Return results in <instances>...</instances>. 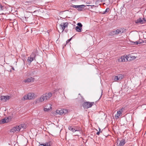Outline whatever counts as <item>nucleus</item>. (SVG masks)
Segmentation results:
<instances>
[{
    "mask_svg": "<svg viewBox=\"0 0 146 146\" xmlns=\"http://www.w3.org/2000/svg\"><path fill=\"white\" fill-rule=\"evenodd\" d=\"M52 95V93L51 92H48V93L44 94L41 96L38 99L36 100V103L39 102H41L44 101H45L50 98Z\"/></svg>",
    "mask_w": 146,
    "mask_h": 146,
    "instance_id": "obj_1",
    "label": "nucleus"
},
{
    "mask_svg": "<svg viewBox=\"0 0 146 146\" xmlns=\"http://www.w3.org/2000/svg\"><path fill=\"white\" fill-rule=\"evenodd\" d=\"M36 97V95L33 93H29L27 95L25 96L22 100H31L34 99Z\"/></svg>",
    "mask_w": 146,
    "mask_h": 146,
    "instance_id": "obj_2",
    "label": "nucleus"
},
{
    "mask_svg": "<svg viewBox=\"0 0 146 146\" xmlns=\"http://www.w3.org/2000/svg\"><path fill=\"white\" fill-rule=\"evenodd\" d=\"M125 31V29H117L115 31H112L110 33V35L113 36L119 34H121Z\"/></svg>",
    "mask_w": 146,
    "mask_h": 146,
    "instance_id": "obj_3",
    "label": "nucleus"
},
{
    "mask_svg": "<svg viewBox=\"0 0 146 146\" xmlns=\"http://www.w3.org/2000/svg\"><path fill=\"white\" fill-rule=\"evenodd\" d=\"M94 102H86L84 103L83 104V106L84 109H88L91 108L94 104Z\"/></svg>",
    "mask_w": 146,
    "mask_h": 146,
    "instance_id": "obj_4",
    "label": "nucleus"
},
{
    "mask_svg": "<svg viewBox=\"0 0 146 146\" xmlns=\"http://www.w3.org/2000/svg\"><path fill=\"white\" fill-rule=\"evenodd\" d=\"M36 55L34 52H32L29 57L27 59V62L31 63L33 60H35Z\"/></svg>",
    "mask_w": 146,
    "mask_h": 146,
    "instance_id": "obj_5",
    "label": "nucleus"
},
{
    "mask_svg": "<svg viewBox=\"0 0 146 146\" xmlns=\"http://www.w3.org/2000/svg\"><path fill=\"white\" fill-rule=\"evenodd\" d=\"M131 56L127 55L126 56H121L119 59V61L120 62H124L129 61L128 58H129Z\"/></svg>",
    "mask_w": 146,
    "mask_h": 146,
    "instance_id": "obj_6",
    "label": "nucleus"
},
{
    "mask_svg": "<svg viewBox=\"0 0 146 146\" xmlns=\"http://www.w3.org/2000/svg\"><path fill=\"white\" fill-rule=\"evenodd\" d=\"M86 6L84 5H72L71 6V7L74 8H75L77 9V10L79 11H81L82 10V8L85 7Z\"/></svg>",
    "mask_w": 146,
    "mask_h": 146,
    "instance_id": "obj_7",
    "label": "nucleus"
},
{
    "mask_svg": "<svg viewBox=\"0 0 146 146\" xmlns=\"http://www.w3.org/2000/svg\"><path fill=\"white\" fill-rule=\"evenodd\" d=\"M68 112V111L66 109H60V110H56V113L62 115L63 114H65Z\"/></svg>",
    "mask_w": 146,
    "mask_h": 146,
    "instance_id": "obj_8",
    "label": "nucleus"
},
{
    "mask_svg": "<svg viewBox=\"0 0 146 146\" xmlns=\"http://www.w3.org/2000/svg\"><path fill=\"white\" fill-rule=\"evenodd\" d=\"M123 75L122 74H118L117 76L115 77L114 80L115 81H117L118 80H121L123 77Z\"/></svg>",
    "mask_w": 146,
    "mask_h": 146,
    "instance_id": "obj_9",
    "label": "nucleus"
},
{
    "mask_svg": "<svg viewBox=\"0 0 146 146\" xmlns=\"http://www.w3.org/2000/svg\"><path fill=\"white\" fill-rule=\"evenodd\" d=\"M145 22V20L144 18H139L135 21V23L137 24H142L144 23Z\"/></svg>",
    "mask_w": 146,
    "mask_h": 146,
    "instance_id": "obj_10",
    "label": "nucleus"
},
{
    "mask_svg": "<svg viewBox=\"0 0 146 146\" xmlns=\"http://www.w3.org/2000/svg\"><path fill=\"white\" fill-rule=\"evenodd\" d=\"M74 131L77 132V133L75 135H78L79 134H80L81 129L80 127L74 126Z\"/></svg>",
    "mask_w": 146,
    "mask_h": 146,
    "instance_id": "obj_11",
    "label": "nucleus"
},
{
    "mask_svg": "<svg viewBox=\"0 0 146 146\" xmlns=\"http://www.w3.org/2000/svg\"><path fill=\"white\" fill-rule=\"evenodd\" d=\"M21 130V128L19 126H17L15 127H13L10 130L11 132H14L15 131H19Z\"/></svg>",
    "mask_w": 146,
    "mask_h": 146,
    "instance_id": "obj_12",
    "label": "nucleus"
},
{
    "mask_svg": "<svg viewBox=\"0 0 146 146\" xmlns=\"http://www.w3.org/2000/svg\"><path fill=\"white\" fill-rule=\"evenodd\" d=\"M34 80V78L33 77L28 78L26 79H25L23 80V82L25 83H29L31 82H33Z\"/></svg>",
    "mask_w": 146,
    "mask_h": 146,
    "instance_id": "obj_13",
    "label": "nucleus"
},
{
    "mask_svg": "<svg viewBox=\"0 0 146 146\" xmlns=\"http://www.w3.org/2000/svg\"><path fill=\"white\" fill-rule=\"evenodd\" d=\"M68 25V23L67 22H66L62 23L60 25V26L62 28V31H64L65 28L67 27Z\"/></svg>",
    "mask_w": 146,
    "mask_h": 146,
    "instance_id": "obj_14",
    "label": "nucleus"
},
{
    "mask_svg": "<svg viewBox=\"0 0 146 146\" xmlns=\"http://www.w3.org/2000/svg\"><path fill=\"white\" fill-rule=\"evenodd\" d=\"M11 119V117H5L4 118L2 119L1 121L3 123H5L8 122L10 121Z\"/></svg>",
    "mask_w": 146,
    "mask_h": 146,
    "instance_id": "obj_15",
    "label": "nucleus"
},
{
    "mask_svg": "<svg viewBox=\"0 0 146 146\" xmlns=\"http://www.w3.org/2000/svg\"><path fill=\"white\" fill-rule=\"evenodd\" d=\"M122 110H119L117 111V113L115 115V118L116 119H118L120 116L121 115L122 113Z\"/></svg>",
    "mask_w": 146,
    "mask_h": 146,
    "instance_id": "obj_16",
    "label": "nucleus"
},
{
    "mask_svg": "<svg viewBox=\"0 0 146 146\" xmlns=\"http://www.w3.org/2000/svg\"><path fill=\"white\" fill-rule=\"evenodd\" d=\"M10 97L8 96H1V100L3 102H5L7 100L9 99Z\"/></svg>",
    "mask_w": 146,
    "mask_h": 146,
    "instance_id": "obj_17",
    "label": "nucleus"
},
{
    "mask_svg": "<svg viewBox=\"0 0 146 146\" xmlns=\"http://www.w3.org/2000/svg\"><path fill=\"white\" fill-rule=\"evenodd\" d=\"M46 106L48 108H44V110L45 111H48L52 109L51 105L50 104H47Z\"/></svg>",
    "mask_w": 146,
    "mask_h": 146,
    "instance_id": "obj_18",
    "label": "nucleus"
},
{
    "mask_svg": "<svg viewBox=\"0 0 146 146\" xmlns=\"http://www.w3.org/2000/svg\"><path fill=\"white\" fill-rule=\"evenodd\" d=\"M68 128L69 130L72 131L73 132H75L74 131V126H69Z\"/></svg>",
    "mask_w": 146,
    "mask_h": 146,
    "instance_id": "obj_19",
    "label": "nucleus"
},
{
    "mask_svg": "<svg viewBox=\"0 0 146 146\" xmlns=\"http://www.w3.org/2000/svg\"><path fill=\"white\" fill-rule=\"evenodd\" d=\"M82 28L79 27L78 26H76L75 28V29L77 32H81L82 31Z\"/></svg>",
    "mask_w": 146,
    "mask_h": 146,
    "instance_id": "obj_20",
    "label": "nucleus"
},
{
    "mask_svg": "<svg viewBox=\"0 0 146 146\" xmlns=\"http://www.w3.org/2000/svg\"><path fill=\"white\" fill-rule=\"evenodd\" d=\"M141 43V42H140V41L138 40L135 42H131V44L133 45H137Z\"/></svg>",
    "mask_w": 146,
    "mask_h": 146,
    "instance_id": "obj_21",
    "label": "nucleus"
},
{
    "mask_svg": "<svg viewBox=\"0 0 146 146\" xmlns=\"http://www.w3.org/2000/svg\"><path fill=\"white\" fill-rule=\"evenodd\" d=\"M128 55H130L131 56L129 58H128L129 61L131 60H134L136 58V57L135 56H133L131 54H129Z\"/></svg>",
    "mask_w": 146,
    "mask_h": 146,
    "instance_id": "obj_22",
    "label": "nucleus"
},
{
    "mask_svg": "<svg viewBox=\"0 0 146 146\" xmlns=\"http://www.w3.org/2000/svg\"><path fill=\"white\" fill-rule=\"evenodd\" d=\"M19 125L21 128V129L22 128L25 129L26 128V125L25 123L21 124Z\"/></svg>",
    "mask_w": 146,
    "mask_h": 146,
    "instance_id": "obj_23",
    "label": "nucleus"
},
{
    "mask_svg": "<svg viewBox=\"0 0 146 146\" xmlns=\"http://www.w3.org/2000/svg\"><path fill=\"white\" fill-rule=\"evenodd\" d=\"M43 145V146H50V142H46V143L44 144H42L40 145Z\"/></svg>",
    "mask_w": 146,
    "mask_h": 146,
    "instance_id": "obj_24",
    "label": "nucleus"
},
{
    "mask_svg": "<svg viewBox=\"0 0 146 146\" xmlns=\"http://www.w3.org/2000/svg\"><path fill=\"white\" fill-rule=\"evenodd\" d=\"M125 142L124 140H122L121 141L119 144V145L120 146H123V145L125 144Z\"/></svg>",
    "mask_w": 146,
    "mask_h": 146,
    "instance_id": "obj_25",
    "label": "nucleus"
},
{
    "mask_svg": "<svg viewBox=\"0 0 146 146\" xmlns=\"http://www.w3.org/2000/svg\"><path fill=\"white\" fill-rule=\"evenodd\" d=\"M39 13V11L38 10H36L33 12V14L35 15H37Z\"/></svg>",
    "mask_w": 146,
    "mask_h": 146,
    "instance_id": "obj_26",
    "label": "nucleus"
},
{
    "mask_svg": "<svg viewBox=\"0 0 146 146\" xmlns=\"http://www.w3.org/2000/svg\"><path fill=\"white\" fill-rule=\"evenodd\" d=\"M4 7V6H3L1 4H0V11L3 10Z\"/></svg>",
    "mask_w": 146,
    "mask_h": 146,
    "instance_id": "obj_27",
    "label": "nucleus"
},
{
    "mask_svg": "<svg viewBox=\"0 0 146 146\" xmlns=\"http://www.w3.org/2000/svg\"><path fill=\"white\" fill-rule=\"evenodd\" d=\"M110 10L109 8H107L106 10L103 12V14H105L106 13L108 12Z\"/></svg>",
    "mask_w": 146,
    "mask_h": 146,
    "instance_id": "obj_28",
    "label": "nucleus"
},
{
    "mask_svg": "<svg viewBox=\"0 0 146 146\" xmlns=\"http://www.w3.org/2000/svg\"><path fill=\"white\" fill-rule=\"evenodd\" d=\"M77 25H78V26L79 27L82 28V24L80 23H77Z\"/></svg>",
    "mask_w": 146,
    "mask_h": 146,
    "instance_id": "obj_29",
    "label": "nucleus"
},
{
    "mask_svg": "<svg viewBox=\"0 0 146 146\" xmlns=\"http://www.w3.org/2000/svg\"><path fill=\"white\" fill-rule=\"evenodd\" d=\"M31 2V1H26L25 2V4L26 5H29V4H30Z\"/></svg>",
    "mask_w": 146,
    "mask_h": 146,
    "instance_id": "obj_30",
    "label": "nucleus"
},
{
    "mask_svg": "<svg viewBox=\"0 0 146 146\" xmlns=\"http://www.w3.org/2000/svg\"><path fill=\"white\" fill-rule=\"evenodd\" d=\"M100 131H101V129H100V128H99V131L98 132L96 133V134L98 135H99L100 134Z\"/></svg>",
    "mask_w": 146,
    "mask_h": 146,
    "instance_id": "obj_31",
    "label": "nucleus"
},
{
    "mask_svg": "<svg viewBox=\"0 0 146 146\" xmlns=\"http://www.w3.org/2000/svg\"><path fill=\"white\" fill-rule=\"evenodd\" d=\"M72 38L68 40L66 42V43H68L71 40Z\"/></svg>",
    "mask_w": 146,
    "mask_h": 146,
    "instance_id": "obj_32",
    "label": "nucleus"
},
{
    "mask_svg": "<svg viewBox=\"0 0 146 146\" xmlns=\"http://www.w3.org/2000/svg\"><path fill=\"white\" fill-rule=\"evenodd\" d=\"M25 18L26 19H29L30 18V17H26L25 16Z\"/></svg>",
    "mask_w": 146,
    "mask_h": 146,
    "instance_id": "obj_33",
    "label": "nucleus"
},
{
    "mask_svg": "<svg viewBox=\"0 0 146 146\" xmlns=\"http://www.w3.org/2000/svg\"><path fill=\"white\" fill-rule=\"evenodd\" d=\"M87 6H91V7H94V6H95V5H87Z\"/></svg>",
    "mask_w": 146,
    "mask_h": 146,
    "instance_id": "obj_34",
    "label": "nucleus"
},
{
    "mask_svg": "<svg viewBox=\"0 0 146 146\" xmlns=\"http://www.w3.org/2000/svg\"><path fill=\"white\" fill-rule=\"evenodd\" d=\"M72 1H75L76 0H70Z\"/></svg>",
    "mask_w": 146,
    "mask_h": 146,
    "instance_id": "obj_35",
    "label": "nucleus"
},
{
    "mask_svg": "<svg viewBox=\"0 0 146 146\" xmlns=\"http://www.w3.org/2000/svg\"><path fill=\"white\" fill-rule=\"evenodd\" d=\"M31 73H32V72H29L30 74H31ZM30 74H29V75H30Z\"/></svg>",
    "mask_w": 146,
    "mask_h": 146,
    "instance_id": "obj_36",
    "label": "nucleus"
},
{
    "mask_svg": "<svg viewBox=\"0 0 146 146\" xmlns=\"http://www.w3.org/2000/svg\"><path fill=\"white\" fill-rule=\"evenodd\" d=\"M87 3V4H90V3H88L87 2V3Z\"/></svg>",
    "mask_w": 146,
    "mask_h": 146,
    "instance_id": "obj_37",
    "label": "nucleus"
},
{
    "mask_svg": "<svg viewBox=\"0 0 146 146\" xmlns=\"http://www.w3.org/2000/svg\"><path fill=\"white\" fill-rule=\"evenodd\" d=\"M145 134H146V132L145 133Z\"/></svg>",
    "mask_w": 146,
    "mask_h": 146,
    "instance_id": "obj_38",
    "label": "nucleus"
}]
</instances>
